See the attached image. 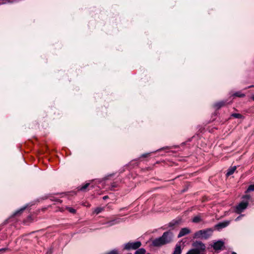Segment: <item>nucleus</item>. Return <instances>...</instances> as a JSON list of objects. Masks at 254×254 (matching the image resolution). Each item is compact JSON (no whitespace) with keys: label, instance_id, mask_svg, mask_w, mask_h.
<instances>
[{"label":"nucleus","instance_id":"f257e3e1","mask_svg":"<svg viewBox=\"0 0 254 254\" xmlns=\"http://www.w3.org/2000/svg\"><path fill=\"white\" fill-rule=\"evenodd\" d=\"M174 237L173 233L170 231L164 232L162 236L152 241V244L154 247H161L171 243Z\"/></svg>","mask_w":254,"mask_h":254},{"label":"nucleus","instance_id":"f03ea898","mask_svg":"<svg viewBox=\"0 0 254 254\" xmlns=\"http://www.w3.org/2000/svg\"><path fill=\"white\" fill-rule=\"evenodd\" d=\"M213 232L212 228H207L196 231L193 235L194 239H208L212 235Z\"/></svg>","mask_w":254,"mask_h":254},{"label":"nucleus","instance_id":"7ed1b4c3","mask_svg":"<svg viewBox=\"0 0 254 254\" xmlns=\"http://www.w3.org/2000/svg\"><path fill=\"white\" fill-rule=\"evenodd\" d=\"M251 196L249 194H246L242 197L243 200L235 207V211L237 213H240L246 209L249 204V200Z\"/></svg>","mask_w":254,"mask_h":254},{"label":"nucleus","instance_id":"20e7f679","mask_svg":"<svg viewBox=\"0 0 254 254\" xmlns=\"http://www.w3.org/2000/svg\"><path fill=\"white\" fill-rule=\"evenodd\" d=\"M192 246L193 248L199 252L200 254H204L206 247L203 243L199 241H196L192 243Z\"/></svg>","mask_w":254,"mask_h":254},{"label":"nucleus","instance_id":"39448f33","mask_svg":"<svg viewBox=\"0 0 254 254\" xmlns=\"http://www.w3.org/2000/svg\"><path fill=\"white\" fill-rule=\"evenodd\" d=\"M141 246V243L139 241L135 242H128L125 245L124 249L127 250L131 249L136 250Z\"/></svg>","mask_w":254,"mask_h":254},{"label":"nucleus","instance_id":"423d86ee","mask_svg":"<svg viewBox=\"0 0 254 254\" xmlns=\"http://www.w3.org/2000/svg\"><path fill=\"white\" fill-rule=\"evenodd\" d=\"M224 243L222 241L219 240L216 242H214L213 245L212 246L214 250L215 251L221 250L224 247Z\"/></svg>","mask_w":254,"mask_h":254},{"label":"nucleus","instance_id":"0eeeda50","mask_svg":"<svg viewBox=\"0 0 254 254\" xmlns=\"http://www.w3.org/2000/svg\"><path fill=\"white\" fill-rule=\"evenodd\" d=\"M123 219L121 218H115L105 223L108 227H110L120 223Z\"/></svg>","mask_w":254,"mask_h":254},{"label":"nucleus","instance_id":"6e6552de","mask_svg":"<svg viewBox=\"0 0 254 254\" xmlns=\"http://www.w3.org/2000/svg\"><path fill=\"white\" fill-rule=\"evenodd\" d=\"M229 224V221H226L222 222H220L215 226V228L218 230H220V229L225 228L226 227L228 226Z\"/></svg>","mask_w":254,"mask_h":254},{"label":"nucleus","instance_id":"1a4fd4ad","mask_svg":"<svg viewBox=\"0 0 254 254\" xmlns=\"http://www.w3.org/2000/svg\"><path fill=\"white\" fill-rule=\"evenodd\" d=\"M190 230L188 228H182L179 234H178V238H181L182 237H183L187 234H189V233H190Z\"/></svg>","mask_w":254,"mask_h":254},{"label":"nucleus","instance_id":"9d476101","mask_svg":"<svg viewBox=\"0 0 254 254\" xmlns=\"http://www.w3.org/2000/svg\"><path fill=\"white\" fill-rule=\"evenodd\" d=\"M182 253V249L180 244H177L176 245L175 250L173 254H181Z\"/></svg>","mask_w":254,"mask_h":254},{"label":"nucleus","instance_id":"9b49d317","mask_svg":"<svg viewBox=\"0 0 254 254\" xmlns=\"http://www.w3.org/2000/svg\"><path fill=\"white\" fill-rule=\"evenodd\" d=\"M225 102H224V101H220V102H217V103H215L214 105V107L216 109H219L221 107L224 106L225 105Z\"/></svg>","mask_w":254,"mask_h":254},{"label":"nucleus","instance_id":"f8f14e48","mask_svg":"<svg viewBox=\"0 0 254 254\" xmlns=\"http://www.w3.org/2000/svg\"><path fill=\"white\" fill-rule=\"evenodd\" d=\"M236 166H235L229 168L228 170V172L226 174V175L228 176L232 175L236 170Z\"/></svg>","mask_w":254,"mask_h":254},{"label":"nucleus","instance_id":"ddd939ff","mask_svg":"<svg viewBox=\"0 0 254 254\" xmlns=\"http://www.w3.org/2000/svg\"><path fill=\"white\" fill-rule=\"evenodd\" d=\"M105 210L104 207H98L95 208L93 212L96 214H98L100 212H102Z\"/></svg>","mask_w":254,"mask_h":254},{"label":"nucleus","instance_id":"4468645a","mask_svg":"<svg viewBox=\"0 0 254 254\" xmlns=\"http://www.w3.org/2000/svg\"><path fill=\"white\" fill-rule=\"evenodd\" d=\"M202 221L201 217L199 215L194 216L192 219V222L194 223H199Z\"/></svg>","mask_w":254,"mask_h":254},{"label":"nucleus","instance_id":"2eb2a0df","mask_svg":"<svg viewBox=\"0 0 254 254\" xmlns=\"http://www.w3.org/2000/svg\"><path fill=\"white\" fill-rule=\"evenodd\" d=\"M145 253L146 250L144 248H140L136 251L134 254H145Z\"/></svg>","mask_w":254,"mask_h":254},{"label":"nucleus","instance_id":"dca6fc26","mask_svg":"<svg viewBox=\"0 0 254 254\" xmlns=\"http://www.w3.org/2000/svg\"><path fill=\"white\" fill-rule=\"evenodd\" d=\"M187 254H200L199 252L197 251L194 248H193L188 251Z\"/></svg>","mask_w":254,"mask_h":254},{"label":"nucleus","instance_id":"f3484780","mask_svg":"<svg viewBox=\"0 0 254 254\" xmlns=\"http://www.w3.org/2000/svg\"><path fill=\"white\" fill-rule=\"evenodd\" d=\"M89 185H90V183H86L85 185L81 186L79 189V190H81V191H84L86 189V188H87L89 186Z\"/></svg>","mask_w":254,"mask_h":254},{"label":"nucleus","instance_id":"a211bd4d","mask_svg":"<svg viewBox=\"0 0 254 254\" xmlns=\"http://www.w3.org/2000/svg\"><path fill=\"white\" fill-rule=\"evenodd\" d=\"M234 96L239 97H243L245 96V95L242 93L241 92H237L233 94Z\"/></svg>","mask_w":254,"mask_h":254},{"label":"nucleus","instance_id":"6ab92c4d","mask_svg":"<svg viewBox=\"0 0 254 254\" xmlns=\"http://www.w3.org/2000/svg\"><path fill=\"white\" fill-rule=\"evenodd\" d=\"M254 184L250 185L249 186L247 190L246 191V193H248V192H249L250 191H254Z\"/></svg>","mask_w":254,"mask_h":254},{"label":"nucleus","instance_id":"aec40b11","mask_svg":"<svg viewBox=\"0 0 254 254\" xmlns=\"http://www.w3.org/2000/svg\"><path fill=\"white\" fill-rule=\"evenodd\" d=\"M232 116L235 118H238V119H240V118H242V116L241 114H237V113L232 114Z\"/></svg>","mask_w":254,"mask_h":254},{"label":"nucleus","instance_id":"412c9836","mask_svg":"<svg viewBox=\"0 0 254 254\" xmlns=\"http://www.w3.org/2000/svg\"><path fill=\"white\" fill-rule=\"evenodd\" d=\"M67 209L68 210L69 212L72 213H75L76 212L75 209L71 207H67Z\"/></svg>","mask_w":254,"mask_h":254},{"label":"nucleus","instance_id":"4be33fe9","mask_svg":"<svg viewBox=\"0 0 254 254\" xmlns=\"http://www.w3.org/2000/svg\"><path fill=\"white\" fill-rule=\"evenodd\" d=\"M26 208V207H23V208H21L20 210L16 211L14 213V215H17V214L19 213L20 212H21L22 211H23Z\"/></svg>","mask_w":254,"mask_h":254},{"label":"nucleus","instance_id":"5701e85b","mask_svg":"<svg viewBox=\"0 0 254 254\" xmlns=\"http://www.w3.org/2000/svg\"><path fill=\"white\" fill-rule=\"evenodd\" d=\"M118 186V185L116 183H113L111 185V190H114V188H117Z\"/></svg>","mask_w":254,"mask_h":254},{"label":"nucleus","instance_id":"b1692460","mask_svg":"<svg viewBox=\"0 0 254 254\" xmlns=\"http://www.w3.org/2000/svg\"><path fill=\"white\" fill-rule=\"evenodd\" d=\"M108 254H119L118 252L116 250H114L112 251H111L110 253H109Z\"/></svg>","mask_w":254,"mask_h":254},{"label":"nucleus","instance_id":"393cba45","mask_svg":"<svg viewBox=\"0 0 254 254\" xmlns=\"http://www.w3.org/2000/svg\"><path fill=\"white\" fill-rule=\"evenodd\" d=\"M150 154V153H145V154H142L141 156L143 157H147L148 156H149Z\"/></svg>","mask_w":254,"mask_h":254},{"label":"nucleus","instance_id":"a878e982","mask_svg":"<svg viewBox=\"0 0 254 254\" xmlns=\"http://www.w3.org/2000/svg\"><path fill=\"white\" fill-rule=\"evenodd\" d=\"M177 222H176L175 223H173V222H170L169 224V227H172L173 226V225H174L175 224V223H176Z\"/></svg>","mask_w":254,"mask_h":254},{"label":"nucleus","instance_id":"bb28decb","mask_svg":"<svg viewBox=\"0 0 254 254\" xmlns=\"http://www.w3.org/2000/svg\"><path fill=\"white\" fill-rule=\"evenodd\" d=\"M243 216V215H242L239 216H238V217H237V218L235 219V221H239V220L240 219V218H241V216Z\"/></svg>","mask_w":254,"mask_h":254},{"label":"nucleus","instance_id":"cd10ccee","mask_svg":"<svg viewBox=\"0 0 254 254\" xmlns=\"http://www.w3.org/2000/svg\"><path fill=\"white\" fill-rule=\"evenodd\" d=\"M7 250L6 248H2L0 249V252H4Z\"/></svg>","mask_w":254,"mask_h":254},{"label":"nucleus","instance_id":"c85d7f7f","mask_svg":"<svg viewBox=\"0 0 254 254\" xmlns=\"http://www.w3.org/2000/svg\"><path fill=\"white\" fill-rule=\"evenodd\" d=\"M108 197V196H104L103 197V198L104 199H107Z\"/></svg>","mask_w":254,"mask_h":254},{"label":"nucleus","instance_id":"c756f323","mask_svg":"<svg viewBox=\"0 0 254 254\" xmlns=\"http://www.w3.org/2000/svg\"><path fill=\"white\" fill-rule=\"evenodd\" d=\"M56 201L60 202H62V201H61V200H60V199H56Z\"/></svg>","mask_w":254,"mask_h":254},{"label":"nucleus","instance_id":"7c9ffc66","mask_svg":"<svg viewBox=\"0 0 254 254\" xmlns=\"http://www.w3.org/2000/svg\"><path fill=\"white\" fill-rule=\"evenodd\" d=\"M252 99L254 101V95L252 97Z\"/></svg>","mask_w":254,"mask_h":254},{"label":"nucleus","instance_id":"2f4dec72","mask_svg":"<svg viewBox=\"0 0 254 254\" xmlns=\"http://www.w3.org/2000/svg\"><path fill=\"white\" fill-rule=\"evenodd\" d=\"M232 254H236V253H235V252H233V253H232Z\"/></svg>","mask_w":254,"mask_h":254},{"label":"nucleus","instance_id":"473e14b6","mask_svg":"<svg viewBox=\"0 0 254 254\" xmlns=\"http://www.w3.org/2000/svg\"><path fill=\"white\" fill-rule=\"evenodd\" d=\"M252 86H250L249 87V88H250V87H252Z\"/></svg>","mask_w":254,"mask_h":254},{"label":"nucleus","instance_id":"72a5a7b5","mask_svg":"<svg viewBox=\"0 0 254 254\" xmlns=\"http://www.w3.org/2000/svg\"><path fill=\"white\" fill-rule=\"evenodd\" d=\"M131 254V253H128V254Z\"/></svg>","mask_w":254,"mask_h":254},{"label":"nucleus","instance_id":"f704fd0d","mask_svg":"<svg viewBox=\"0 0 254 254\" xmlns=\"http://www.w3.org/2000/svg\"><path fill=\"white\" fill-rule=\"evenodd\" d=\"M0 4H2L1 2H0Z\"/></svg>","mask_w":254,"mask_h":254},{"label":"nucleus","instance_id":"c9c22d12","mask_svg":"<svg viewBox=\"0 0 254 254\" xmlns=\"http://www.w3.org/2000/svg\"><path fill=\"white\" fill-rule=\"evenodd\" d=\"M149 254V253H148V254Z\"/></svg>","mask_w":254,"mask_h":254}]
</instances>
